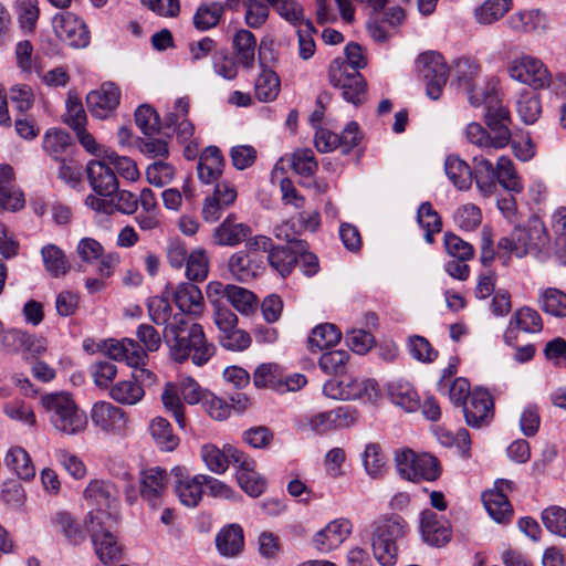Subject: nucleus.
Listing matches in <instances>:
<instances>
[{
	"mask_svg": "<svg viewBox=\"0 0 566 566\" xmlns=\"http://www.w3.org/2000/svg\"><path fill=\"white\" fill-rule=\"evenodd\" d=\"M497 249L518 259L531 256L539 263L554 259L558 265L566 266V238L551 239L545 223L538 217H532L523 226H516L510 235L497 242Z\"/></svg>",
	"mask_w": 566,
	"mask_h": 566,
	"instance_id": "obj_1",
	"label": "nucleus"
},
{
	"mask_svg": "<svg viewBox=\"0 0 566 566\" xmlns=\"http://www.w3.org/2000/svg\"><path fill=\"white\" fill-rule=\"evenodd\" d=\"M164 339L169 355L176 363L191 358L196 366L206 365L216 354V346L209 343L203 327L187 319L184 314H176L164 329Z\"/></svg>",
	"mask_w": 566,
	"mask_h": 566,
	"instance_id": "obj_2",
	"label": "nucleus"
},
{
	"mask_svg": "<svg viewBox=\"0 0 566 566\" xmlns=\"http://www.w3.org/2000/svg\"><path fill=\"white\" fill-rule=\"evenodd\" d=\"M50 423L61 433L73 436L81 433L87 426V416L67 392H52L41 397Z\"/></svg>",
	"mask_w": 566,
	"mask_h": 566,
	"instance_id": "obj_3",
	"label": "nucleus"
},
{
	"mask_svg": "<svg viewBox=\"0 0 566 566\" xmlns=\"http://www.w3.org/2000/svg\"><path fill=\"white\" fill-rule=\"evenodd\" d=\"M408 532V524L399 515L379 518L373 524L371 548L376 560L381 566L397 563L398 546Z\"/></svg>",
	"mask_w": 566,
	"mask_h": 566,
	"instance_id": "obj_4",
	"label": "nucleus"
},
{
	"mask_svg": "<svg viewBox=\"0 0 566 566\" xmlns=\"http://www.w3.org/2000/svg\"><path fill=\"white\" fill-rule=\"evenodd\" d=\"M481 104L485 107L484 120L490 134L494 150L502 149L511 144L512 133L510 125L512 117L509 108L499 98L495 86L483 93Z\"/></svg>",
	"mask_w": 566,
	"mask_h": 566,
	"instance_id": "obj_5",
	"label": "nucleus"
},
{
	"mask_svg": "<svg viewBox=\"0 0 566 566\" xmlns=\"http://www.w3.org/2000/svg\"><path fill=\"white\" fill-rule=\"evenodd\" d=\"M326 397L338 400H363L376 403L381 398L378 382L370 378L344 376L342 379L327 380L323 386Z\"/></svg>",
	"mask_w": 566,
	"mask_h": 566,
	"instance_id": "obj_6",
	"label": "nucleus"
},
{
	"mask_svg": "<svg viewBox=\"0 0 566 566\" xmlns=\"http://www.w3.org/2000/svg\"><path fill=\"white\" fill-rule=\"evenodd\" d=\"M111 514L99 511L96 514H90V524L87 532L94 545L95 554L98 559L104 564L117 563L122 559L123 548L118 544L113 533L104 527V520L109 518Z\"/></svg>",
	"mask_w": 566,
	"mask_h": 566,
	"instance_id": "obj_7",
	"label": "nucleus"
},
{
	"mask_svg": "<svg viewBox=\"0 0 566 566\" xmlns=\"http://www.w3.org/2000/svg\"><path fill=\"white\" fill-rule=\"evenodd\" d=\"M417 69L428 97L439 99L449 75V67L442 54L437 51L421 53L417 59Z\"/></svg>",
	"mask_w": 566,
	"mask_h": 566,
	"instance_id": "obj_8",
	"label": "nucleus"
},
{
	"mask_svg": "<svg viewBox=\"0 0 566 566\" xmlns=\"http://www.w3.org/2000/svg\"><path fill=\"white\" fill-rule=\"evenodd\" d=\"M346 65L339 62H331L328 69L329 84L342 91L343 98L355 106L365 103L367 97V82L356 70L346 72Z\"/></svg>",
	"mask_w": 566,
	"mask_h": 566,
	"instance_id": "obj_9",
	"label": "nucleus"
},
{
	"mask_svg": "<svg viewBox=\"0 0 566 566\" xmlns=\"http://www.w3.org/2000/svg\"><path fill=\"white\" fill-rule=\"evenodd\" d=\"M507 71L513 80L527 84L534 90L551 85V74L547 67L536 57L525 55L515 59L509 64Z\"/></svg>",
	"mask_w": 566,
	"mask_h": 566,
	"instance_id": "obj_10",
	"label": "nucleus"
},
{
	"mask_svg": "<svg viewBox=\"0 0 566 566\" xmlns=\"http://www.w3.org/2000/svg\"><path fill=\"white\" fill-rule=\"evenodd\" d=\"M169 474L160 467L143 469L139 472V495L151 509H158L164 503L168 489Z\"/></svg>",
	"mask_w": 566,
	"mask_h": 566,
	"instance_id": "obj_11",
	"label": "nucleus"
},
{
	"mask_svg": "<svg viewBox=\"0 0 566 566\" xmlns=\"http://www.w3.org/2000/svg\"><path fill=\"white\" fill-rule=\"evenodd\" d=\"M53 29L56 36L72 48H85L90 43L86 24L71 12L56 14Z\"/></svg>",
	"mask_w": 566,
	"mask_h": 566,
	"instance_id": "obj_12",
	"label": "nucleus"
},
{
	"mask_svg": "<svg viewBox=\"0 0 566 566\" xmlns=\"http://www.w3.org/2000/svg\"><path fill=\"white\" fill-rule=\"evenodd\" d=\"M93 423L102 431L114 434L124 436L127 430L126 412L111 402L97 401L91 410Z\"/></svg>",
	"mask_w": 566,
	"mask_h": 566,
	"instance_id": "obj_13",
	"label": "nucleus"
},
{
	"mask_svg": "<svg viewBox=\"0 0 566 566\" xmlns=\"http://www.w3.org/2000/svg\"><path fill=\"white\" fill-rule=\"evenodd\" d=\"M462 411L468 426L481 428L490 423L494 416L492 396L484 389H475L462 405Z\"/></svg>",
	"mask_w": 566,
	"mask_h": 566,
	"instance_id": "obj_14",
	"label": "nucleus"
},
{
	"mask_svg": "<svg viewBox=\"0 0 566 566\" xmlns=\"http://www.w3.org/2000/svg\"><path fill=\"white\" fill-rule=\"evenodd\" d=\"M120 101V90L113 82L103 83L101 88L91 91L86 96L90 113L99 119L109 117Z\"/></svg>",
	"mask_w": 566,
	"mask_h": 566,
	"instance_id": "obj_15",
	"label": "nucleus"
},
{
	"mask_svg": "<svg viewBox=\"0 0 566 566\" xmlns=\"http://www.w3.org/2000/svg\"><path fill=\"white\" fill-rule=\"evenodd\" d=\"M98 347L108 358L125 360L128 366H139L147 360L143 346L132 338L104 340Z\"/></svg>",
	"mask_w": 566,
	"mask_h": 566,
	"instance_id": "obj_16",
	"label": "nucleus"
},
{
	"mask_svg": "<svg viewBox=\"0 0 566 566\" xmlns=\"http://www.w3.org/2000/svg\"><path fill=\"white\" fill-rule=\"evenodd\" d=\"M237 189L230 182H219L211 196L206 197L202 205V218L207 222H216L223 211L232 206L237 199Z\"/></svg>",
	"mask_w": 566,
	"mask_h": 566,
	"instance_id": "obj_17",
	"label": "nucleus"
},
{
	"mask_svg": "<svg viewBox=\"0 0 566 566\" xmlns=\"http://www.w3.org/2000/svg\"><path fill=\"white\" fill-rule=\"evenodd\" d=\"M252 233L251 228L237 221L234 213H229L211 233V242L217 247H237Z\"/></svg>",
	"mask_w": 566,
	"mask_h": 566,
	"instance_id": "obj_18",
	"label": "nucleus"
},
{
	"mask_svg": "<svg viewBox=\"0 0 566 566\" xmlns=\"http://www.w3.org/2000/svg\"><path fill=\"white\" fill-rule=\"evenodd\" d=\"M352 528L349 520H334L314 535V545L324 553L335 549L350 535Z\"/></svg>",
	"mask_w": 566,
	"mask_h": 566,
	"instance_id": "obj_19",
	"label": "nucleus"
},
{
	"mask_svg": "<svg viewBox=\"0 0 566 566\" xmlns=\"http://www.w3.org/2000/svg\"><path fill=\"white\" fill-rule=\"evenodd\" d=\"M86 172L90 185L98 196L109 197L118 189L117 177L104 160H91Z\"/></svg>",
	"mask_w": 566,
	"mask_h": 566,
	"instance_id": "obj_20",
	"label": "nucleus"
},
{
	"mask_svg": "<svg viewBox=\"0 0 566 566\" xmlns=\"http://www.w3.org/2000/svg\"><path fill=\"white\" fill-rule=\"evenodd\" d=\"M454 72L458 86L468 94L470 104L473 106L481 105L483 93L491 91L493 86L481 92L475 91L473 80L478 74V66L469 59H460L455 62Z\"/></svg>",
	"mask_w": 566,
	"mask_h": 566,
	"instance_id": "obj_21",
	"label": "nucleus"
},
{
	"mask_svg": "<svg viewBox=\"0 0 566 566\" xmlns=\"http://www.w3.org/2000/svg\"><path fill=\"white\" fill-rule=\"evenodd\" d=\"M216 547L223 557L239 556L244 548L243 528L239 524L223 526L216 536Z\"/></svg>",
	"mask_w": 566,
	"mask_h": 566,
	"instance_id": "obj_22",
	"label": "nucleus"
},
{
	"mask_svg": "<svg viewBox=\"0 0 566 566\" xmlns=\"http://www.w3.org/2000/svg\"><path fill=\"white\" fill-rule=\"evenodd\" d=\"M175 303L184 313L191 316H199L203 312V295L201 290L193 283H180L174 292Z\"/></svg>",
	"mask_w": 566,
	"mask_h": 566,
	"instance_id": "obj_23",
	"label": "nucleus"
},
{
	"mask_svg": "<svg viewBox=\"0 0 566 566\" xmlns=\"http://www.w3.org/2000/svg\"><path fill=\"white\" fill-rule=\"evenodd\" d=\"M226 160L217 146H208L201 154L197 171L199 179L205 184L217 181L224 167Z\"/></svg>",
	"mask_w": 566,
	"mask_h": 566,
	"instance_id": "obj_24",
	"label": "nucleus"
},
{
	"mask_svg": "<svg viewBox=\"0 0 566 566\" xmlns=\"http://www.w3.org/2000/svg\"><path fill=\"white\" fill-rule=\"evenodd\" d=\"M286 245H272L268 253L270 265L283 277L289 275L297 264V252L295 248L296 239H290L289 235H286Z\"/></svg>",
	"mask_w": 566,
	"mask_h": 566,
	"instance_id": "obj_25",
	"label": "nucleus"
},
{
	"mask_svg": "<svg viewBox=\"0 0 566 566\" xmlns=\"http://www.w3.org/2000/svg\"><path fill=\"white\" fill-rule=\"evenodd\" d=\"M420 528L423 539L432 546H443L451 538L449 527L438 521V516L432 511L421 513Z\"/></svg>",
	"mask_w": 566,
	"mask_h": 566,
	"instance_id": "obj_26",
	"label": "nucleus"
},
{
	"mask_svg": "<svg viewBox=\"0 0 566 566\" xmlns=\"http://www.w3.org/2000/svg\"><path fill=\"white\" fill-rule=\"evenodd\" d=\"M483 504L490 516L497 523L509 522L513 515L512 505L503 489L496 485L495 490L482 494Z\"/></svg>",
	"mask_w": 566,
	"mask_h": 566,
	"instance_id": "obj_27",
	"label": "nucleus"
},
{
	"mask_svg": "<svg viewBox=\"0 0 566 566\" xmlns=\"http://www.w3.org/2000/svg\"><path fill=\"white\" fill-rule=\"evenodd\" d=\"M85 499L99 507L112 509L117 504L118 490L109 481L94 480L85 489Z\"/></svg>",
	"mask_w": 566,
	"mask_h": 566,
	"instance_id": "obj_28",
	"label": "nucleus"
},
{
	"mask_svg": "<svg viewBox=\"0 0 566 566\" xmlns=\"http://www.w3.org/2000/svg\"><path fill=\"white\" fill-rule=\"evenodd\" d=\"M260 268L256 258L249 251L239 250L228 260V270L232 276L240 282H249L256 275Z\"/></svg>",
	"mask_w": 566,
	"mask_h": 566,
	"instance_id": "obj_29",
	"label": "nucleus"
},
{
	"mask_svg": "<svg viewBox=\"0 0 566 566\" xmlns=\"http://www.w3.org/2000/svg\"><path fill=\"white\" fill-rule=\"evenodd\" d=\"M473 179L484 196H491L496 190V174L493 164L483 156L473 157Z\"/></svg>",
	"mask_w": 566,
	"mask_h": 566,
	"instance_id": "obj_30",
	"label": "nucleus"
},
{
	"mask_svg": "<svg viewBox=\"0 0 566 566\" xmlns=\"http://www.w3.org/2000/svg\"><path fill=\"white\" fill-rule=\"evenodd\" d=\"M41 256L45 271L52 277H61L71 270V264L64 251L55 244L49 243L41 249Z\"/></svg>",
	"mask_w": 566,
	"mask_h": 566,
	"instance_id": "obj_31",
	"label": "nucleus"
},
{
	"mask_svg": "<svg viewBox=\"0 0 566 566\" xmlns=\"http://www.w3.org/2000/svg\"><path fill=\"white\" fill-rule=\"evenodd\" d=\"M448 178L459 190H468L473 180L471 167L459 156H448L444 164Z\"/></svg>",
	"mask_w": 566,
	"mask_h": 566,
	"instance_id": "obj_32",
	"label": "nucleus"
},
{
	"mask_svg": "<svg viewBox=\"0 0 566 566\" xmlns=\"http://www.w3.org/2000/svg\"><path fill=\"white\" fill-rule=\"evenodd\" d=\"M388 395L392 403L407 412L416 411L420 407L419 396L409 382H391L388 386Z\"/></svg>",
	"mask_w": 566,
	"mask_h": 566,
	"instance_id": "obj_33",
	"label": "nucleus"
},
{
	"mask_svg": "<svg viewBox=\"0 0 566 566\" xmlns=\"http://www.w3.org/2000/svg\"><path fill=\"white\" fill-rule=\"evenodd\" d=\"M4 462L10 470L24 481L35 476V468L29 453L20 447L11 448L4 458Z\"/></svg>",
	"mask_w": 566,
	"mask_h": 566,
	"instance_id": "obj_34",
	"label": "nucleus"
},
{
	"mask_svg": "<svg viewBox=\"0 0 566 566\" xmlns=\"http://www.w3.org/2000/svg\"><path fill=\"white\" fill-rule=\"evenodd\" d=\"M224 297L243 315H250L258 308L256 296L244 287L228 284L224 287Z\"/></svg>",
	"mask_w": 566,
	"mask_h": 566,
	"instance_id": "obj_35",
	"label": "nucleus"
},
{
	"mask_svg": "<svg viewBox=\"0 0 566 566\" xmlns=\"http://www.w3.org/2000/svg\"><path fill=\"white\" fill-rule=\"evenodd\" d=\"M496 185H501L505 190L518 193L523 190V184L517 175L513 161L506 157H499L495 166Z\"/></svg>",
	"mask_w": 566,
	"mask_h": 566,
	"instance_id": "obj_36",
	"label": "nucleus"
},
{
	"mask_svg": "<svg viewBox=\"0 0 566 566\" xmlns=\"http://www.w3.org/2000/svg\"><path fill=\"white\" fill-rule=\"evenodd\" d=\"M233 48L237 59L244 67H251L254 63L256 39L245 29L239 30L233 36Z\"/></svg>",
	"mask_w": 566,
	"mask_h": 566,
	"instance_id": "obj_37",
	"label": "nucleus"
},
{
	"mask_svg": "<svg viewBox=\"0 0 566 566\" xmlns=\"http://www.w3.org/2000/svg\"><path fill=\"white\" fill-rule=\"evenodd\" d=\"M516 111L523 123L534 124L542 113L539 95L534 91L523 90L516 102Z\"/></svg>",
	"mask_w": 566,
	"mask_h": 566,
	"instance_id": "obj_38",
	"label": "nucleus"
},
{
	"mask_svg": "<svg viewBox=\"0 0 566 566\" xmlns=\"http://www.w3.org/2000/svg\"><path fill=\"white\" fill-rule=\"evenodd\" d=\"M149 430L155 443L161 451H174L178 447L179 438L174 434L170 423L165 418H155Z\"/></svg>",
	"mask_w": 566,
	"mask_h": 566,
	"instance_id": "obj_39",
	"label": "nucleus"
},
{
	"mask_svg": "<svg viewBox=\"0 0 566 566\" xmlns=\"http://www.w3.org/2000/svg\"><path fill=\"white\" fill-rule=\"evenodd\" d=\"M175 492L185 506L196 507L203 494L201 474H197L191 479L180 480L175 484Z\"/></svg>",
	"mask_w": 566,
	"mask_h": 566,
	"instance_id": "obj_40",
	"label": "nucleus"
},
{
	"mask_svg": "<svg viewBox=\"0 0 566 566\" xmlns=\"http://www.w3.org/2000/svg\"><path fill=\"white\" fill-rule=\"evenodd\" d=\"M223 12L224 6L220 2L201 3L195 12L193 25L201 31L214 28L218 25Z\"/></svg>",
	"mask_w": 566,
	"mask_h": 566,
	"instance_id": "obj_41",
	"label": "nucleus"
},
{
	"mask_svg": "<svg viewBox=\"0 0 566 566\" xmlns=\"http://www.w3.org/2000/svg\"><path fill=\"white\" fill-rule=\"evenodd\" d=\"M545 15L538 10L521 11L507 20L511 29L517 32H532L545 28Z\"/></svg>",
	"mask_w": 566,
	"mask_h": 566,
	"instance_id": "obj_42",
	"label": "nucleus"
},
{
	"mask_svg": "<svg viewBox=\"0 0 566 566\" xmlns=\"http://www.w3.org/2000/svg\"><path fill=\"white\" fill-rule=\"evenodd\" d=\"M281 88L277 74L272 70H263L255 80V96L260 102L274 101Z\"/></svg>",
	"mask_w": 566,
	"mask_h": 566,
	"instance_id": "obj_43",
	"label": "nucleus"
},
{
	"mask_svg": "<svg viewBox=\"0 0 566 566\" xmlns=\"http://www.w3.org/2000/svg\"><path fill=\"white\" fill-rule=\"evenodd\" d=\"M342 338L338 327L331 323L319 324L312 329L308 343L318 350L336 345Z\"/></svg>",
	"mask_w": 566,
	"mask_h": 566,
	"instance_id": "obj_44",
	"label": "nucleus"
},
{
	"mask_svg": "<svg viewBox=\"0 0 566 566\" xmlns=\"http://www.w3.org/2000/svg\"><path fill=\"white\" fill-rule=\"evenodd\" d=\"M209 273V258L203 249H196L189 253L186 261V275L191 282H202Z\"/></svg>",
	"mask_w": 566,
	"mask_h": 566,
	"instance_id": "obj_45",
	"label": "nucleus"
},
{
	"mask_svg": "<svg viewBox=\"0 0 566 566\" xmlns=\"http://www.w3.org/2000/svg\"><path fill=\"white\" fill-rule=\"evenodd\" d=\"M142 385L133 380H122L111 389V397L123 405H135L144 397Z\"/></svg>",
	"mask_w": 566,
	"mask_h": 566,
	"instance_id": "obj_46",
	"label": "nucleus"
},
{
	"mask_svg": "<svg viewBox=\"0 0 566 566\" xmlns=\"http://www.w3.org/2000/svg\"><path fill=\"white\" fill-rule=\"evenodd\" d=\"M253 384L258 388H272L283 390V378L280 375L279 366L275 364H262L253 374Z\"/></svg>",
	"mask_w": 566,
	"mask_h": 566,
	"instance_id": "obj_47",
	"label": "nucleus"
},
{
	"mask_svg": "<svg viewBox=\"0 0 566 566\" xmlns=\"http://www.w3.org/2000/svg\"><path fill=\"white\" fill-rule=\"evenodd\" d=\"M539 303L545 313L556 317L566 316V293L563 291L555 287L546 289L541 295Z\"/></svg>",
	"mask_w": 566,
	"mask_h": 566,
	"instance_id": "obj_48",
	"label": "nucleus"
},
{
	"mask_svg": "<svg viewBox=\"0 0 566 566\" xmlns=\"http://www.w3.org/2000/svg\"><path fill=\"white\" fill-rule=\"evenodd\" d=\"M511 0H486L475 9V18L481 24H491L501 19L509 10Z\"/></svg>",
	"mask_w": 566,
	"mask_h": 566,
	"instance_id": "obj_49",
	"label": "nucleus"
},
{
	"mask_svg": "<svg viewBox=\"0 0 566 566\" xmlns=\"http://www.w3.org/2000/svg\"><path fill=\"white\" fill-rule=\"evenodd\" d=\"M71 145V137L61 129H49L43 137V149L55 160H61V156Z\"/></svg>",
	"mask_w": 566,
	"mask_h": 566,
	"instance_id": "obj_50",
	"label": "nucleus"
},
{
	"mask_svg": "<svg viewBox=\"0 0 566 566\" xmlns=\"http://www.w3.org/2000/svg\"><path fill=\"white\" fill-rule=\"evenodd\" d=\"M510 319L512 324L525 333H539L543 329L541 315L537 311L528 306L518 308Z\"/></svg>",
	"mask_w": 566,
	"mask_h": 566,
	"instance_id": "obj_51",
	"label": "nucleus"
},
{
	"mask_svg": "<svg viewBox=\"0 0 566 566\" xmlns=\"http://www.w3.org/2000/svg\"><path fill=\"white\" fill-rule=\"evenodd\" d=\"M349 353L346 350H331L321 355L318 366L328 375L343 376L349 360Z\"/></svg>",
	"mask_w": 566,
	"mask_h": 566,
	"instance_id": "obj_52",
	"label": "nucleus"
},
{
	"mask_svg": "<svg viewBox=\"0 0 566 566\" xmlns=\"http://www.w3.org/2000/svg\"><path fill=\"white\" fill-rule=\"evenodd\" d=\"M291 167L302 177H312L316 174L318 164L311 148H298L292 154Z\"/></svg>",
	"mask_w": 566,
	"mask_h": 566,
	"instance_id": "obj_53",
	"label": "nucleus"
},
{
	"mask_svg": "<svg viewBox=\"0 0 566 566\" xmlns=\"http://www.w3.org/2000/svg\"><path fill=\"white\" fill-rule=\"evenodd\" d=\"M443 243L447 253L453 259L467 262L474 256L473 245L452 232L444 233Z\"/></svg>",
	"mask_w": 566,
	"mask_h": 566,
	"instance_id": "obj_54",
	"label": "nucleus"
},
{
	"mask_svg": "<svg viewBox=\"0 0 566 566\" xmlns=\"http://www.w3.org/2000/svg\"><path fill=\"white\" fill-rule=\"evenodd\" d=\"M135 123L145 136H154L159 133L160 118L150 105H140L135 111Z\"/></svg>",
	"mask_w": 566,
	"mask_h": 566,
	"instance_id": "obj_55",
	"label": "nucleus"
},
{
	"mask_svg": "<svg viewBox=\"0 0 566 566\" xmlns=\"http://www.w3.org/2000/svg\"><path fill=\"white\" fill-rule=\"evenodd\" d=\"M228 444L219 449L214 444H205L201 448V458L207 468L214 473H223L228 469Z\"/></svg>",
	"mask_w": 566,
	"mask_h": 566,
	"instance_id": "obj_56",
	"label": "nucleus"
},
{
	"mask_svg": "<svg viewBox=\"0 0 566 566\" xmlns=\"http://www.w3.org/2000/svg\"><path fill=\"white\" fill-rule=\"evenodd\" d=\"M54 522L72 545H78L85 539L84 531L70 513H56Z\"/></svg>",
	"mask_w": 566,
	"mask_h": 566,
	"instance_id": "obj_57",
	"label": "nucleus"
},
{
	"mask_svg": "<svg viewBox=\"0 0 566 566\" xmlns=\"http://www.w3.org/2000/svg\"><path fill=\"white\" fill-rule=\"evenodd\" d=\"M15 9L20 27L29 32L33 31L40 17L38 0H18Z\"/></svg>",
	"mask_w": 566,
	"mask_h": 566,
	"instance_id": "obj_58",
	"label": "nucleus"
},
{
	"mask_svg": "<svg viewBox=\"0 0 566 566\" xmlns=\"http://www.w3.org/2000/svg\"><path fill=\"white\" fill-rule=\"evenodd\" d=\"M7 95L11 103L14 105V108L21 113V115H24L33 107V90L27 84L12 85Z\"/></svg>",
	"mask_w": 566,
	"mask_h": 566,
	"instance_id": "obj_59",
	"label": "nucleus"
},
{
	"mask_svg": "<svg viewBox=\"0 0 566 566\" xmlns=\"http://www.w3.org/2000/svg\"><path fill=\"white\" fill-rule=\"evenodd\" d=\"M363 462L371 478H378L385 467V454L378 443H368L363 454Z\"/></svg>",
	"mask_w": 566,
	"mask_h": 566,
	"instance_id": "obj_60",
	"label": "nucleus"
},
{
	"mask_svg": "<svg viewBox=\"0 0 566 566\" xmlns=\"http://www.w3.org/2000/svg\"><path fill=\"white\" fill-rule=\"evenodd\" d=\"M104 159L114 166L117 172L125 179L135 181L139 177L136 163L126 156H119L113 150L104 153Z\"/></svg>",
	"mask_w": 566,
	"mask_h": 566,
	"instance_id": "obj_61",
	"label": "nucleus"
},
{
	"mask_svg": "<svg viewBox=\"0 0 566 566\" xmlns=\"http://www.w3.org/2000/svg\"><path fill=\"white\" fill-rule=\"evenodd\" d=\"M542 521L553 534L566 537V510L560 506H551L543 511Z\"/></svg>",
	"mask_w": 566,
	"mask_h": 566,
	"instance_id": "obj_62",
	"label": "nucleus"
},
{
	"mask_svg": "<svg viewBox=\"0 0 566 566\" xmlns=\"http://www.w3.org/2000/svg\"><path fill=\"white\" fill-rule=\"evenodd\" d=\"M271 7H273L284 20L295 27L304 25L306 21L304 20L303 7L294 0H275Z\"/></svg>",
	"mask_w": 566,
	"mask_h": 566,
	"instance_id": "obj_63",
	"label": "nucleus"
},
{
	"mask_svg": "<svg viewBox=\"0 0 566 566\" xmlns=\"http://www.w3.org/2000/svg\"><path fill=\"white\" fill-rule=\"evenodd\" d=\"M148 314L151 322L156 325H165V327L171 323V305L169 302L159 296L150 297L147 303Z\"/></svg>",
	"mask_w": 566,
	"mask_h": 566,
	"instance_id": "obj_64",
	"label": "nucleus"
}]
</instances>
